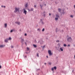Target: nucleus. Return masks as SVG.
I'll use <instances>...</instances> for the list:
<instances>
[{"instance_id":"obj_1","label":"nucleus","mask_w":75,"mask_h":75,"mask_svg":"<svg viewBox=\"0 0 75 75\" xmlns=\"http://www.w3.org/2000/svg\"><path fill=\"white\" fill-rule=\"evenodd\" d=\"M17 11H19V8H15V11H14V13H17Z\"/></svg>"},{"instance_id":"obj_2","label":"nucleus","mask_w":75,"mask_h":75,"mask_svg":"<svg viewBox=\"0 0 75 75\" xmlns=\"http://www.w3.org/2000/svg\"><path fill=\"white\" fill-rule=\"evenodd\" d=\"M48 52L49 54V55L50 56L52 55V54L51 52V50H49L48 51Z\"/></svg>"},{"instance_id":"obj_3","label":"nucleus","mask_w":75,"mask_h":75,"mask_svg":"<svg viewBox=\"0 0 75 75\" xmlns=\"http://www.w3.org/2000/svg\"><path fill=\"white\" fill-rule=\"evenodd\" d=\"M67 40L68 41H72V38L71 37H70L67 39Z\"/></svg>"},{"instance_id":"obj_4","label":"nucleus","mask_w":75,"mask_h":75,"mask_svg":"<svg viewBox=\"0 0 75 75\" xmlns=\"http://www.w3.org/2000/svg\"><path fill=\"white\" fill-rule=\"evenodd\" d=\"M23 10H24L23 13H24L25 15H26V14L27 13V11L25 10V8L23 9Z\"/></svg>"},{"instance_id":"obj_5","label":"nucleus","mask_w":75,"mask_h":75,"mask_svg":"<svg viewBox=\"0 0 75 75\" xmlns=\"http://www.w3.org/2000/svg\"><path fill=\"white\" fill-rule=\"evenodd\" d=\"M21 43H23V42H24V39H22V38H21Z\"/></svg>"},{"instance_id":"obj_6","label":"nucleus","mask_w":75,"mask_h":75,"mask_svg":"<svg viewBox=\"0 0 75 75\" xmlns=\"http://www.w3.org/2000/svg\"><path fill=\"white\" fill-rule=\"evenodd\" d=\"M8 39H5V40H4V41L6 42H8Z\"/></svg>"},{"instance_id":"obj_7","label":"nucleus","mask_w":75,"mask_h":75,"mask_svg":"<svg viewBox=\"0 0 75 75\" xmlns=\"http://www.w3.org/2000/svg\"><path fill=\"white\" fill-rule=\"evenodd\" d=\"M28 3H27L25 5V8L26 7H27L28 6Z\"/></svg>"},{"instance_id":"obj_8","label":"nucleus","mask_w":75,"mask_h":75,"mask_svg":"<svg viewBox=\"0 0 75 75\" xmlns=\"http://www.w3.org/2000/svg\"><path fill=\"white\" fill-rule=\"evenodd\" d=\"M56 17L57 18H59V15L57 14L56 15Z\"/></svg>"},{"instance_id":"obj_9","label":"nucleus","mask_w":75,"mask_h":75,"mask_svg":"<svg viewBox=\"0 0 75 75\" xmlns=\"http://www.w3.org/2000/svg\"><path fill=\"white\" fill-rule=\"evenodd\" d=\"M16 24H18V25H20V22H16Z\"/></svg>"},{"instance_id":"obj_10","label":"nucleus","mask_w":75,"mask_h":75,"mask_svg":"<svg viewBox=\"0 0 75 75\" xmlns=\"http://www.w3.org/2000/svg\"><path fill=\"white\" fill-rule=\"evenodd\" d=\"M33 10H34V8H31L30 10H29V11H33Z\"/></svg>"},{"instance_id":"obj_11","label":"nucleus","mask_w":75,"mask_h":75,"mask_svg":"<svg viewBox=\"0 0 75 75\" xmlns=\"http://www.w3.org/2000/svg\"><path fill=\"white\" fill-rule=\"evenodd\" d=\"M5 46V45H0V48H3Z\"/></svg>"},{"instance_id":"obj_12","label":"nucleus","mask_w":75,"mask_h":75,"mask_svg":"<svg viewBox=\"0 0 75 75\" xmlns=\"http://www.w3.org/2000/svg\"><path fill=\"white\" fill-rule=\"evenodd\" d=\"M60 50L61 51H63V49H62V48L61 47L60 48Z\"/></svg>"},{"instance_id":"obj_13","label":"nucleus","mask_w":75,"mask_h":75,"mask_svg":"<svg viewBox=\"0 0 75 75\" xmlns=\"http://www.w3.org/2000/svg\"><path fill=\"white\" fill-rule=\"evenodd\" d=\"M53 68L54 69H55V70H56L57 69V67H54Z\"/></svg>"},{"instance_id":"obj_14","label":"nucleus","mask_w":75,"mask_h":75,"mask_svg":"<svg viewBox=\"0 0 75 75\" xmlns=\"http://www.w3.org/2000/svg\"><path fill=\"white\" fill-rule=\"evenodd\" d=\"M55 20H58V18H55Z\"/></svg>"},{"instance_id":"obj_15","label":"nucleus","mask_w":75,"mask_h":75,"mask_svg":"<svg viewBox=\"0 0 75 75\" xmlns=\"http://www.w3.org/2000/svg\"><path fill=\"white\" fill-rule=\"evenodd\" d=\"M7 23H5V27H7Z\"/></svg>"},{"instance_id":"obj_16","label":"nucleus","mask_w":75,"mask_h":75,"mask_svg":"<svg viewBox=\"0 0 75 75\" xmlns=\"http://www.w3.org/2000/svg\"><path fill=\"white\" fill-rule=\"evenodd\" d=\"M33 45L35 48H36L37 47V46L35 45Z\"/></svg>"},{"instance_id":"obj_17","label":"nucleus","mask_w":75,"mask_h":75,"mask_svg":"<svg viewBox=\"0 0 75 75\" xmlns=\"http://www.w3.org/2000/svg\"><path fill=\"white\" fill-rule=\"evenodd\" d=\"M58 10L59 11V12H61V9L59 8L58 9Z\"/></svg>"},{"instance_id":"obj_18","label":"nucleus","mask_w":75,"mask_h":75,"mask_svg":"<svg viewBox=\"0 0 75 75\" xmlns=\"http://www.w3.org/2000/svg\"><path fill=\"white\" fill-rule=\"evenodd\" d=\"M54 68L53 67L52 68V71H54Z\"/></svg>"},{"instance_id":"obj_19","label":"nucleus","mask_w":75,"mask_h":75,"mask_svg":"<svg viewBox=\"0 0 75 75\" xmlns=\"http://www.w3.org/2000/svg\"><path fill=\"white\" fill-rule=\"evenodd\" d=\"M40 6L41 8H42V6H41V5H40Z\"/></svg>"},{"instance_id":"obj_20","label":"nucleus","mask_w":75,"mask_h":75,"mask_svg":"<svg viewBox=\"0 0 75 75\" xmlns=\"http://www.w3.org/2000/svg\"><path fill=\"white\" fill-rule=\"evenodd\" d=\"M8 40H11V38L10 37H9V38Z\"/></svg>"},{"instance_id":"obj_21","label":"nucleus","mask_w":75,"mask_h":75,"mask_svg":"<svg viewBox=\"0 0 75 75\" xmlns=\"http://www.w3.org/2000/svg\"><path fill=\"white\" fill-rule=\"evenodd\" d=\"M27 49L28 50H30V49L28 47H27Z\"/></svg>"},{"instance_id":"obj_22","label":"nucleus","mask_w":75,"mask_h":75,"mask_svg":"<svg viewBox=\"0 0 75 75\" xmlns=\"http://www.w3.org/2000/svg\"><path fill=\"white\" fill-rule=\"evenodd\" d=\"M64 47H66V46H67V45H66V44H64Z\"/></svg>"},{"instance_id":"obj_23","label":"nucleus","mask_w":75,"mask_h":75,"mask_svg":"<svg viewBox=\"0 0 75 75\" xmlns=\"http://www.w3.org/2000/svg\"><path fill=\"white\" fill-rule=\"evenodd\" d=\"M56 42H59V40H57Z\"/></svg>"},{"instance_id":"obj_24","label":"nucleus","mask_w":75,"mask_h":75,"mask_svg":"<svg viewBox=\"0 0 75 75\" xmlns=\"http://www.w3.org/2000/svg\"><path fill=\"white\" fill-rule=\"evenodd\" d=\"M37 57H39V55H38V53H37Z\"/></svg>"},{"instance_id":"obj_25","label":"nucleus","mask_w":75,"mask_h":75,"mask_svg":"<svg viewBox=\"0 0 75 75\" xmlns=\"http://www.w3.org/2000/svg\"><path fill=\"white\" fill-rule=\"evenodd\" d=\"M34 7L35 8L36 7H37V5H35L34 6Z\"/></svg>"},{"instance_id":"obj_26","label":"nucleus","mask_w":75,"mask_h":75,"mask_svg":"<svg viewBox=\"0 0 75 75\" xmlns=\"http://www.w3.org/2000/svg\"><path fill=\"white\" fill-rule=\"evenodd\" d=\"M42 31H43V32L44 31V28H43V29L42 30Z\"/></svg>"},{"instance_id":"obj_27","label":"nucleus","mask_w":75,"mask_h":75,"mask_svg":"<svg viewBox=\"0 0 75 75\" xmlns=\"http://www.w3.org/2000/svg\"><path fill=\"white\" fill-rule=\"evenodd\" d=\"M11 48H14V47L13 46H11Z\"/></svg>"},{"instance_id":"obj_28","label":"nucleus","mask_w":75,"mask_h":75,"mask_svg":"<svg viewBox=\"0 0 75 75\" xmlns=\"http://www.w3.org/2000/svg\"><path fill=\"white\" fill-rule=\"evenodd\" d=\"M13 30H12L11 31V33H12V32H13Z\"/></svg>"},{"instance_id":"obj_29","label":"nucleus","mask_w":75,"mask_h":75,"mask_svg":"<svg viewBox=\"0 0 75 75\" xmlns=\"http://www.w3.org/2000/svg\"><path fill=\"white\" fill-rule=\"evenodd\" d=\"M70 17H72H72H73V16H72V15H71V16H70Z\"/></svg>"},{"instance_id":"obj_30","label":"nucleus","mask_w":75,"mask_h":75,"mask_svg":"<svg viewBox=\"0 0 75 75\" xmlns=\"http://www.w3.org/2000/svg\"><path fill=\"white\" fill-rule=\"evenodd\" d=\"M49 64H50V65H51V62L49 63Z\"/></svg>"},{"instance_id":"obj_31","label":"nucleus","mask_w":75,"mask_h":75,"mask_svg":"<svg viewBox=\"0 0 75 75\" xmlns=\"http://www.w3.org/2000/svg\"><path fill=\"white\" fill-rule=\"evenodd\" d=\"M25 36H26V35H27V34L25 33Z\"/></svg>"},{"instance_id":"obj_32","label":"nucleus","mask_w":75,"mask_h":75,"mask_svg":"<svg viewBox=\"0 0 75 75\" xmlns=\"http://www.w3.org/2000/svg\"><path fill=\"white\" fill-rule=\"evenodd\" d=\"M1 66H0V69H1Z\"/></svg>"},{"instance_id":"obj_33","label":"nucleus","mask_w":75,"mask_h":75,"mask_svg":"<svg viewBox=\"0 0 75 75\" xmlns=\"http://www.w3.org/2000/svg\"><path fill=\"white\" fill-rule=\"evenodd\" d=\"M56 31L57 32V28L56 30Z\"/></svg>"},{"instance_id":"obj_34","label":"nucleus","mask_w":75,"mask_h":75,"mask_svg":"<svg viewBox=\"0 0 75 75\" xmlns=\"http://www.w3.org/2000/svg\"><path fill=\"white\" fill-rule=\"evenodd\" d=\"M38 31H40V29H38Z\"/></svg>"},{"instance_id":"obj_35","label":"nucleus","mask_w":75,"mask_h":75,"mask_svg":"<svg viewBox=\"0 0 75 75\" xmlns=\"http://www.w3.org/2000/svg\"><path fill=\"white\" fill-rule=\"evenodd\" d=\"M45 47V45L43 46V48H44V47Z\"/></svg>"},{"instance_id":"obj_36","label":"nucleus","mask_w":75,"mask_h":75,"mask_svg":"<svg viewBox=\"0 0 75 75\" xmlns=\"http://www.w3.org/2000/svg\"><path fill=\"white\" fill-rule=\"evenodd\" d=\"M46 57H47V58H48V56H46Z\"/></svg>"},{"instance_id":"obj_37","label":"nucleus","mask_w":75,"mask_h":75,"mask_svg":"<svg viewBox=\"0 0 75 75\" xmlns=\"http://www.w3.org/2000/svg\"><path fill=\"white\" fill-rule=\"evenodd\" d=\"M74 8H75V5H74Z\"/></svg>"},{"instance_id":"obj_38","label":"nucleus","mask_w":75,"mask_h":75,"mask_svg":"<svg viewBox=\"0 0 75 75\" xmlns=\"http://www.w3.org/2000/svg\"><path fill=\"white\" fill-rule=\"evenodd\" d=\"M4 8H5V7H6V6H4Z\"/></svg>"},{"instance_id":"obj_39","label":"nucleus","mask_w":75,"mask_h":75,"mask_svg":"<svg viewBox=\"0 0 75 75\" xmlns=\"http://www.w3.org/2000/svg\"><path fill=\"white\" fill-rule=\"evenodd\" d=\"M49 16H51V14L50 13H49Z\"/></svg>"},{"instance_id":"obj_40","label":"nucleus","mask_w":75,"mask_h":75,"mask_svg":"<svg viewBox=\"0 0 75 75\" xmlns=\"http://www.w3.org/2000/svg\"><path fill=\"white\" fill-rule=\"evenodd\" d=\"M45 65H46L47 64H46V63H45Z\"/></svg>"},{"instance_id":"obj_41","label":"nucleus","mask_w":75,"mask_h":75,"mask_svg":"<svg viewBox=\"0 0 75 75\" xmlns=\"http://www.w3.org/2000/svg\"><path fill=\"white\" fill-rule=\"evenodd\" d=\"M25 44L26 45H27V43H25Z\"/></svg>"},{"instance_id":"obj_42","label":"nucleus","mask_w":75,"mask_h":75,"mask_svg":"<svg viewBox=\"0 0 75 75\" xmlns=\"http://www.w3.org/2000/svg\"><path fill=\"white\" fill-rule=\"evenodd\" d=\"M64 12H63V14H64Z\"/></svg>"},{"instance_id":"obj_43","label":"nucleus","mask_w":75,"mask_h":75,"mask_svg":"<svg viewBox=\"0 0 75 75\" xmlns=\"http://www.w3.org/2000/svg\"><path fill=\"white\" fill-rule=\"evenodd\" d=\"M68 46H69H69H70V45H69Z\"/></svg>"},{"instance_id":"obj_44","label":"nucleus","mask_w":75,"mask_h":75,"mask_svg":"<svg viewBox=\"0 0 75 75\" xmlns=\"http://www.w3.org/2000/svg\"><path fill=\"white\" fill-rule=\"evenodd\" d=\"M1 7H3V6H1Z\"/></svg>"},{"instance_id":"obj_45","label":"nucleus","mask_w":75,"mask_h":75,"mask_svg":"<svg viewBox=\"0 0 75 75\" xmlns=\"http://www.w3.org/2000/svg\"><path fill=\"white\" fill-rule=\"evenodd\" d=\"M20 31H21V30L20 29Z\"/></svg>"},{"instance_id":"obj_46","label":"nucleus","mask_w":75,"mask_h":75,"mask_svg":"<svg viewBox=\"0 0 75 75\" xmlns=\"http://www.w3.org/2000/svg\"><path fill=\"white\" fill-rule=\"evenodd\" d=\"M42 24H43V22H42Z\"/></svg>"},{"instance_id":"obj_47","label":"nucleus","mask_w":75,"mask_h":75,"mask_svg":"<svg viewBox=\"0 0 75 75\" xmlns=\"http://www.w3.org/2000/svg\"><path fill=\"white\" fill-rule=\"evenodd\" d=\"M67 37H68L69 36H67Z\"/></svg>"},{"instance_id":"obj_48","label":"nucleus","mask_w":75,"mask_h":75,"mask_svg":"<svg viewBox=\"0 0 75 75\" xmlns=\"http://www.w3.org/2000/svg\"><path fill=\"white\" fill-rule=\"evenodd\" d=\"M72 72H74V70H73V71H72Z\"/></svg>"},{"instance_id":"obj_49","label":"nucleus","mask_w":75,"mask_h":75,"mask_svg":"<svg viewBox=\"0 0 75 75\" xmlns=\"http://www.w3.org/2000/svg\"><path fill=\"white\" fill-rule=\"evenodd\" d=\"M45 6H46V4H45Z\"/></svg>"},{"instance_id":"obj_50","label":"nucleus","mask_w":75,"mask_h":75,"mask_svg":"<svg viewBox=\"0 0 75 75\" xmlns=\"http://www.w3.org/2000/svg\"><path fill=\"white\" fill-rule=\"evenodd\" d=\"M41 21H42V19L41 20Z\"/></svg>"},{"instance_id":"obj_51","label":"nucleus","mask_w":75,"mask_h":75,"mask_svg":"<svg viewBox=\"0 0 75 75\" xmlns=\"http://www.w3.org/2000/svg\"><path fill=\"white\" fill-rule=\"evenodd\" d=\"M42 24H44V23H42Z\"/></svg>"},{"instance_id":"obj_52","label":"nucleus","mask_w":75,"mask_h":75,"mask_svg":"<svg viewBox=\"0 0 75 75\" xmlns=\"http://www.w3.org/2000/svg\"><path fill=\"white\" fill-rule=\"evenodd\" d=\"M41 0V1H42V0Z\"/></svg>"},{"instance_id":"obj_53","label":"nucleus","mask_w":75,"mask_h":75,"mask_svg":"<svg viewBox=\"0 0 75 75\" xmlns=\"http://www.w3.org/2000/svg\"><path fill=\"white\" fill-rule=\"evenodd\" d=\"M45 13V12H44V13Z\"/></svg>"}]
</instances>
